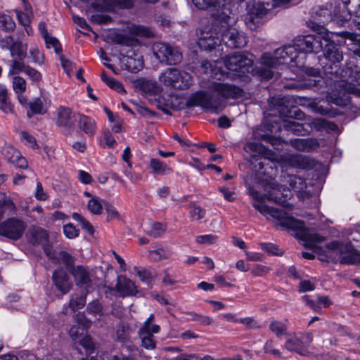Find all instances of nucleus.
<instances>
[{
    "mask_svg": "<svg viewBox=\"0 0 360 360\" xmlns=\"http://www.w3.org/2000/svg\"><path fill=\"white\" fill-rule=\"evenodd\" d=\"M283 128L298 136H305L309 133V130L305 129L302 124L292 120H285L283 122Z\"/></svg>",
    "mask_w": 360,
    "mask_h": 360,
    "instance_id": "obj_26",
    "label": "nucleus"
},
{
    "mask_svg": "<svg viewBox=\"0 0 360 360\" xmlns=\"http://www.w3.org/2000/svg\"><path fill=\"white\" fill-rule=\"evenodd\" d=\"M15 27V22L8 15H2L0 16V30L9 32L13 31Z\"/></svg>",
    "mask_w": 360,
    "mask_h": 360,
    "instance_id": "obj_39",
    "label": "nucleus"
},
{
    "mask_svg": "<svg viewBox=\"0 0 360 360\" xmlns=\"http://www.w3.org/2000/svg\"><path fill=\"white\" fill-rule=\"evenodd\" d=\"M13 89L15 94H23L26 90V82L20 76H15L13 78Z\"/></svg>",
    "mask_w": 360,
    "mask_h": 360,
    "instance_id": "obj_44",
    "label": "nucleus"
},
{
    "mask_svg": "<svg viewBox=\"0 0 360 360\" xmlns=\"http://www.w3.org/2000/svg\"><path fill=\"white\" fill-rule=\"evenodd\" d=\"M75 115L68 108L60 107L58 112L57 124L63 127L65 135H70L75 129Z\"/></svg>",
    "mask_w": 360,
    "mask_h": 360,
    "instance_id": "obj_15",
    "label": "nucleus"
},
{
    "mask_svg": "<svg viewBox=\"0 0 360 360\" xmlns=\"http://www.w3.org/2000/svg\"><path fill=\"white\" fill-rule=\"evenodd\" d=\"M16 15L18 22L22 25H23L24 27H27L30 25V20L29 15L27 13H25L21 11H16Z\"/></svg>",
    "mask_w": 360,
    "mask_h": 360,
    "instance_id": "obj_63",
    "label": "nucleus"
},
{
    "mask_svg": "<svg viewBox=\"0 0 360 360\" xmlns=\"http://www.w3.org/2000/svg\"><path fill=\"white\" fill-rule=\"evenodd\" d=\"M70 274L73 276L77 286L86 289V291L89 288L91 287L94 276L84 266L81 265L77 266L71 269Z\"/></svg>",
    "mask_w": 360,
    "mask_h": 360,
    "instance_id": "obj_16",
    "label": "nucleus"
},
{
    "mask_svg": "<svg viewBox=\"0 0 360 360\" xmlns=\"http://www.w3.org/2000/svg\"><path fill=\"white\" fill-rule=\"evenodd\" d=\"M166 225L160 222H154L151 224L150 229L147 230L146 233L153 238L161 237L166 231Z\"/></svg>",
    "mask_w": 360,
    "mask_h": 360,
    "instance_id": "obj_35",
    "label": "nucleus"
},
{
    "mask_svg": "<svg viewBox=\"0 0 360 360\" xmlns=\"http://www.w3.org/2000/svg\"><path fill=\"white\" fill-rule=\"evenodd\" d=\"M289 101V99L287 97H283L281 98V101H279L280 104L278 106L281 108L279 109L280 112L286 117H293L297 120H302L304 117V113L300 110L298 108H295L292 110H287L286 112H284V110L283 108V105L288 103Z\"/></svg>",
    "mask_w": 360,
    "mask_h": 360,
    "instance_id": "obj_30",
    "label": "nucleus"
},
{
    "mask_svg": "<svg viewBox=\"0 0 360 360\" xmlns=\"http://www.w3.org/2000/svg\"><path fill=\"white\" fill-rule=\"evenodd\" d=\"M284 178V181L289 184L290 187L297 193L299 198H304L307 195L305 192L307 184L303 178L297 175H287Z\"/></svg>",
    "mask_w": 360,
    "mask_h": 360,
    "instance_id": "obj_21",
    "label": "nucleus"
},
{
    "mask_svg": "<svg viewBox=\"0 0 360 360\" xmlns=\"http://www.w3.org/2000/svg\"><path fill=\"white\" fill-rule=\"evenodd\" d=\"M344 4L346 10L351 15H355V10L359 6L360 0H340Z\"/></svg>",
    "mask_w": 360,
    "mask_h": 360,
    "instance_id": "obj_54",
    "label": "nucleus"
},
{
    "mask_svg": "<svg viewBox=\"0 0 360 360\" xmlns=\"http://www.w3.org/2000/svg\"><path fill=\"white\" fill-rule=\"evenodd\" d=\"M104 208L107 213V220L118 219L120 214L116 209L108 202H103Z\"/></svg>",
    "mask_w": 360,
    "mask_h": 360,
    "instance_id": "obj_52",
    "label": "nucleus"
},
{
    "mask_svg": "<svg viewBox=\"0 0 360 360\" xmlns=\"http://www.w3.org/2000/svg\"><path fill=\"white\" fill-rule=\"evenodd\" d=\"M103 202L105 201L98 197L91 198L87 204L89 211L94 214H101L104 207Z\"/></svg>",
    "mask_w": 360,
    "mask_h": 360,
    "instance_id": "obj_32",
    "label": "nucleus"
},
{
    "mask_svg": "<svg viewBox=\"0 0 360 360\" xmlns=\"http://www.w3.org/2000/svg\"><path fill=\"white\" fill-rule=\"evenodd\" d=\"M26 227V224L22 219L11 217L0 224V236L18 240L23 236Z\"/></svg>",
    "mask_w": 360,
    "mask_h": 360,
    "instance_id": "obj_11",
    "label": "nucleus"
},
{
    "mask_svg": "<svg viewBox=\"0 0 360 360\" xmlns=\"http://www.w3.org/2000/svg\"><path fill=\"white\" fill-rule=\"evenodd\" d=\"M63 233L68 238L73 239L79 236V230L69 223L63 226Z\"/></svg>",
    "mask_w": 360,
    "mask_h": 360,
    "instance_id": "obj_51",
    "label": "nucleus"
},
{
    "mask_svg": "<svg viewBox=\"0 0 360 360\" xmlns=\"http://www.w3.org/2000/svg\"><path fill=\"white\" fill-rule=\"evenodd\" d=\"M160 79L165 86L179 90L188 89L193 84V77L190 74L174 68L165 70Z\"/></svg>",
    "mask_w": 360,
    "mask_h": 360,
    "instance_id": "obj_7",
    "label": "nucleus"
},
{
    "mask_svg": "<svg viewBox=\"0 0 360 360\" xmlns=\"http://www.w3.org/2000/svg\"><path fill=\"white\" fill-rule=\"evenodd\" d=\"M53 48L56 54L60 58L63 56V48L59 40L46 32V49Z\"/></svg>",
    "mask_w": 360,
    "mask_h": 360,
    "instance_id": "obj_36",
    "label": "nucleus"
},
{
    "mask_svg": "<svg viewBox=\"0 0 360 360\" xmlns=\"http://www.w3.org/2000/svg\"><path fill=\"white\" fill-rule=\"evenodd\" d=\"M224 63L227 69L238 73L239 76H242L250 72L254 62L252 55L248 53L236 52L227 56Z\"/></svg>",
    "mask_w": 360,
    "mask_h": 360,
    "instance_id": "obj_10",
    "label": "nucleus"
},
{
    "mask_svg": "<svg viewBox=\"0 0 360 360\" xmlns=\"http://www.w3.org/2000/svg\"><path fill=\"white\" fill-rule=\"evenodd\" d=\"M270 269L268 266L256 264L251 270L252 275L255 276H263L269 273Z\"/></svg>",
    "mask_w": 360,
    "mask_h": 360,
    "instance_id": "obj_58",
    "label": "nucleus"
},
{
    "mask_svg": "<svg viewBox=\"0 0 360 360\" xmlns=\"http://www.w3.org/2000/svg\"><path fill=\"white\" fill-rule=\"evenodd\" d=\"M188 314L191 316V319L197 321L202 326H210L212 323L213 319L208 316L198 314L195 312H188Z\"/></svg>",
    "mask_w": 360,
    "mask_h": 360,
    "instance_id": "obj_45",
    "label": "nucleus"
},
{
    "mask_svg": "<svg viewBox=\"0 0 360 360\" xmlns=\"http://www.w3.org/2000/svg\"><path fill=\"white\" fill-rule=\"evenodd\" d=\"M269 329L277 337H279L285 333L287 330V325L276 320L272 321L269 324Z\"/></svg>",
    "mask_w": 360,
    "mask_h": 360,
    "instance_id": "obj_43",
    "label": "nucleus"
},
{
    "mask_svg": "<svg viewBox=\"0 0 360 360\" xmlns=\"http://www.w3.org/2000/svg\"><path fill=\"white\" fill-rule=\"evenodd\" d=\"M68 216L66 215L64 212L60 211H55L49 217L48 223L54 224L57 221H64L65 220L68 219Z\"/></svg>",
    "mask_w": 360,
    "mask_h": 360,
    "instance_id": "obj_57",
    "label": "nucleus"
},
{
    "mask_svg": "<svg viewBox=\"0 0 360 360\" xmlns=\"http://www.w3.org/2000/svg\"><path fill=\"white\" fill-rule=\"evenodd\" d=\"M59 59L60 60V63L63 68L64 69L65 72L70 76L72 72L73 68L75 67L74 64L70 60L65 58L63 55L60 56Z\"/></svg>",
    "mask_w": 360,
    "mask_h": 360,
    "instance_id": "obj_59",
    "label": "nucleus"
},
{
    "mask_svg": "<svg viewBox=\"0 0 360 360\" xmlns=\"http://www.w3.org/2000/svg\"><path fill=\"white\" fill-rule=\"evenodd\" d=\"M20 138L22 141L32 148H34L37 146L35 138L27 131H22L20 132Z\"/></svg>",
    "mask_w": 360,
    "mask_h": 360,
    "instance_id": "obj_55",
    "label": "nucleus"
},
{
    "mask_svg": "<svg viewBox=\"0 0 360 360\" xmlns=\"http://www.w3.org/2000/svg\"><path fill=\"white\" fill-rule=\"evenodd\" d=\"M59 259L66 266L67 269L71 273V269L75 268L74 266L75 259L74 258L67 252L60 251L58 255Z\"/></svg>",
    "mask_w": 360,
    "mask_h": 360,
    "instance_id": "obj_46",
    "label": "nucleus"
},
{
    "mask_svg": "<svg viewBox=\"0 0 360 360\" xmlns=\"http://www.w3.org/2000/svg\"><path fill=\"white\" fill-rule=\"evenodd\" d=\"M25 73L28 75L32 80L35 82L40 80L41 78V73L30 66L25 68Z\"/></svg>",
    "mask_w": 360,
    "mask_h": 360,
    "instance_id": "obj_61",
    "label": "nucleus"
},
{
    "mask_svg": "<svg viewBox=\"0 0 360 360\" xmlns=\"http://www.w3.org/2000/svg\"><path fill=\"white\" fill-rule=\"evenodd\" d=\"M75 320L78 326L82 328V332H84L91 325V321L89 320L84 313H77L75 315Z\"/></svg>",
    "mask_w": 360,
    "mask_h": 360,
    "instance_id": "obj_50",
    "label": "nucleus"
},
{
    "mask_svg": "<svg viewBox=\"0 0 360 360\" xmlns=\"http://www.w3.org/2000/svg\"><path fill=\"white\" fill-rule=\"evenodd\" d=\"M244 150L246 152L252 153L250 156L249 162L252 166V169L258 178L266 176L264 179L267 180L268 178H271L276 174L275 164L259 154L262 150V144L256 142H248L245 145Z\"/></svg>",
    "mask_w": 360,
    "mask_h": 360,
    "instance_id": "obj_5",
    "label": "nucleus"
},
{
    "mask_svg": "<svg viewBox=\"0 0 360 360\" xmlns=\"http://www.w3.org/2000/svg\"><path fill=\"white\" fill-rule=\"evenodd\" d=\"M153 52L160 63L169 65L180 63L183 56L179 48L165 42H155L153 44Z\"/></svg>",
    "mask_w": 360,
    "mask_h": 360,
    "instance_id": "obj_8",
    "label": "nucleus"
},
{
    "mask_svg": "<svg viewBox=\"0 0 360 360\" xmlns=\"http://www.w3.org/2000/svg\"><path fill=\"white\" fill-rule=\"evenodd\" d=\"M27 238L32 244H38L41 245V248L45 251V231L43 229L37 226L31 227L27 233Z\"/></svg>",
    "mask_w": 360,
    "mask_h": 360,
    "instance_id": "obj_23",
    "label": "nucleus"
},
{
    "mask_svg": "<svg viewBox=\"0 0 360 360\" xmlns=\"http://www.w3.org/2000/svg\"><path fill=\"white\" fill-rule=\"evenodd\" d=\"M194 6L200 10H207L210 8L215 7L217 4H219L226 0H191Z\"/></svg>",
    "mask_w": 360,
    "mask_h": 360,
    "instance_id": "obj_37",
    "label": "nucleus"
},
{
    "mask_svg": "<svg viewBox=\"0 0 360 360\" xmlns=\"http://www.w3.org/2000/svg\"><path fill=\"white\" fill-rule=\"evenodd\" d=\"M337 87L338 89L331 93V98L335 105H346L350 101V94L360 96V89L351 82L340 81Z\"/></svg>",
    "mask_w": 360,
    "mask_h": 360,
    "instance_id": "obj_12",
    "label": "nucleus"
},
{
    "mask_svg": "<svg viewBox=\"0 0 360 360\" xmlns=\"http://www.w3.org/2000/svg\"><path fill=\"white\" fill-rule=\"evenodd\" d=\"M217 237L214 235H202L196 237L195 240L198 243L212 244L215 243Z\"/></svg>",
    "mask_w": 360,
    "mask_h": 360,
    "instance_id": "obj_60",
    "label": "nucleus"
},
{
    "mask_svg": "<svg viewBox=\"0 0 360 360\" xmlns=\"http://www.w3.org/2000/svg\"><path fill=\"white\" fill-rule=\"evenodd\" d=\"M212 89L218 96L198 91L188 100L190 105H199L213 112H219L226 106V100L237 99L243 96V89L231 84L214 82Z\"/></svg>",
    "mask_w": 360,
    "mask_h": 360,
    "instance_id": "obj_3",
    "label": "nucleus"
},
{
    "mask_svg": "<svg viewBox=\"0 0 360 360\" xmlns=\"http://www.w3.org/2000/svg\"><path fill=\"white\" fill-rule=\"evenodd\" d=\"M87 293L88 290L84 293H72L70 295L69 302L63 306V313L64 314H68L70 313L69 309H70L71 312H75L83 308L86 302Z\"/></svg>",
    "mask_w": 360,
    "mask_h": 360,
    "instance_id": "obj_20",
    "label": "nucleus"
},
{
    "mask_svg": "<svg viewBox=\"0 0 360 360\" xmlns=\"http://www.w3.org/2000/svg\"><path fill=\"white\" fill-rule=\"evenodd\" d=\"M129 32L134 35L145 37H150L153 35L150 30L143 25H133L129 28Z\"/></svg>",
    "mask_w": 360,
    "mask_h": 360,
    "instance_id": "obj_40",
    "label": "nucleus"
},
{
    "mask_svg": "<svg viewBox=\"0 0 360 360\" xmlns=\"http://www.w3.org/2000/svg\"><path fill=\"white\" fill-rule=\"evenodd\" d=\"M138 335L141 340V346L146 349H154L156 347V342L154 336L150 335L148 330L139 329Z\"/></svg>",
    "mask_w": 360,
    "mask_h": 360,
    "instance_id": "obj_27",
    "label": "nucleus"
},
{
    "mask_svg": "<svg viewBox=\"0 0 360 360\" xmlns=\"http://www.w3.org/2000/svg\"><path fill=\"white\" fill-rule=\"evenodd\" d=\"M79 116V127L89 136H93L96 131L95 121L86 115H78Z\"/></svg>",
    "mask_w": 360,
    "mask_h": 360,
    "instance_id": "obj_24",
    "label": "nucleus"
},
{
    "mask_svg": "<svg viewBox=\"0 0 360 360\" xmlns=\"http://www.w3.org/2000/svg\"><path fill=\"white\" fill-rule=\"evenodd\" d=\"M27 46L26 44H23L20 41H15L11 48V56L19 60H24L27 56Z\"/></svg>",
    "mask_w": 360,
    "mask_h": 360,
    "instance_id": "obj_29",
    "label": "nucleus"
},
{
    "mask_svg": "<svg viewBox=\"0 0 360 360\" xmlns=\"http://www.w3.org/2000/svg\"><path fill=\"white\" fill-rule=\"evenodd\" d=\"M72 219L80 223L82 228L85 230L90 235H93L94 229L93 226L80 214L74 212L72 213Z\"/></svg>",
    "mask_w": 360,
    "mask_h": 360,
    "instance_id": "obj_42",
    "label": "nucleus"
},
{
    "mask_svg": "<svg viewBox=\"0 0 360 360\" xmlns=\"http://www.w3.org/2000/svg\"><path fill=\"white\" fill-rule=\"evenodd\" d=\"M315 289V284L310 281L304 280L300 283V291L302 292L311 291Z\"/></svg>",
    "mask_w": 360,
    "mask_h": 360,
    "instance_id": "obj_64",
    "label": "nucleus"
},
{
    "mask_svg": "<svg viewBox=\"0 0 360 360\" xmlns=\"http://www.w3.org/2000/svg\"><path fill=\"white\" fill-rule=\"evenodd\" d=\"M354 53L360 58V51H356ZM354 59L352 58L349 63H347V66L351 70L350 78L352 82H355L357 84L360 85V61L355 63Z\"/></svg>",
    "mask_w": 360,
    "mask_h": 360,
    "instance_id": "obj_28",
    "label": "nucleus"
},
{
    "mask_svg": "<svg viewBox=\"0 0 360 360\" xmlns=\"http://www.w3.org/2000/svg\"><path fill=\"white\" fill-rule=\"evenodd\" d=\"M290 144L299 151L309 152L319 146L316 139H294L290 140Z\"/></svg>",
    "mask_w": 360,
    "mask_h": 360,
    "instance_id": "obj_22",
    "label": "nucleus"
},
{
    "mask_svg": "<svg viewBox=\"0 0 360 360\" xmlns=\"http://www.w3.org/2000/svg\"><path fill=\"white\" fill-rule=\"evenodd\" d=\"M302 301L307 305L309 307H310L311 309H313L316 312H320L321 307L319 305V304L315 302L314 301L309 299V297L308 295H304L302 297Z\"/></svg>",
    "mask_w": 360,
    "mask_h": 360,
    "instance_id": "obj_62",
    "label": "nucleus"
},
{
    "mask_svg": "<svg viewBox=\"0 0 360 360\" xmlns=\"http://www.w3.org/2000/svg\"><path fill=\"white\" fill-rule=\"evenodd\" d=\"M53 281L58 290L63 294L68 293L72 287V283L69 276L62 269H58L53 272Z\"/></svg>",
    "mask_w": 360,
    "mask_h": 360,
    "instance_id": "obj_19",
    "label": "nucleus"
},
{
    "mask_svg": "<svg viewBox=\"0 0 360 360\" xmlns=\"http://www.w3.org/2000/svg\"><path fill=\"white\" fill-rule=\"evenodd\" d=\"M284 347L289 351H294L302 354V342L295 335L287 339Z\"/></svg>",
    "mask_w": 360,
    "mask_h": 360,
    "instance_id": "obj_31",
    "label": "nucleus"
},
{
    "mask_svg": "<svg viewBox=\"0 0 360 360\" xmlns=\"http://www.w3.org/2000/svg\"><path fill=\"white\" fill-rule=\"evenodd\" d=\"M291 0H257L250 1L248 5V13L245 22L250 30H255L260 22V18L276 8H284Z\"/></svg>",
    "mask_w": 360,
    "mask_h": 360,
    "instance_id": "obj_4",
    "label": "nucleus"
},
{
    "mask_svg": "<svg viewBox=\"0 0 360 360\" xmlns=\"http://www.w3.org/2000/svg\"><path fill=\"white\" fill-rule=\"evenodd\" d=\"M262 250L266 251L269 255L280 256L283 255V251L278 245L271 243H263L260 244Z\"/></svg>",
    "mask_w": 360,
    "mask_h": 360,
    "instance_id": "obj_47",
    "label": "nucleus"
},
{
    "mask_svg": "<svg viewBox=\"0 0 360 360\" xmlns=\"http://www.w3.org/2000/svg\"><path fill=\"white\" fill-rule=\"evenodd\" d=\"M0 110L7 114L14 112V107L10 101L8 95L0 100Z\"/></svg>",
    "mask_w": 360,
    "mask_h": 360,
    "instance_id": "obj_53",
    "label": "nucleus"
},
{
    "mask_svg": "<svg viewBox=\"0 0 360 360\" xmlns=\"http://www.w3.org/2000/svg\"><path fill=\"white\" fill-rule=\"evenodd\" d=\"M189 214L191 220H200L203 219L206 214V210L201 207L192 202L189 204Z\"/></svg>",
    "mask_w": 360,
    "mask_h": 360,
    "instance_id": "obj_34",
    "label": "nucleus"
},
{
    "mask_svg": "<svg viewBox=\"0 0 360 360\" xmlns=\"http://www.w3.org/2000/svg\"><path fill=\"white\" fill-rule=\"evenodd\" d=\"M27 66L25 65L23 60H19L15 58L12 60V64L11 65V69L9 70V75H15L19 74L21 72H25V68Z\"/></svg>",
    "mask_w": 360,
    "mask_h": 360,
    "instance_id": "obj_49",
    "label": "nucleus"
},
{
    "mask_svg": "<svg viewBox=\"0 0 360 360\" xmlns=\"http://www.w3.org/2000/svg\"><path fill=\"white\" fill-rule=\"evenodd\" d=\"M198 44L201 49L211 51L221 44V34L217 32L215 28L205 27L200 29L197 32Z\"/></svg>",
    "mask_w": 360,
    "mask_h": 360,
    "instance_id": "obj_13",
    "label": "nucleus"
},
{
    "mask_svg": "<svg viewBox=\"0 0 360 360\" xmlns=\"http://www.w3.org/2000/svg\"><path fill=\"white\" fill-rule=\"evenodd\" d=\"M325 59L328 60L323 69L326 75L338 77L340 72L339 63L343 60V53L341 49L333 42L326 45L323 51Z\"/></svg>",
    "mask_w": 360,
    "mask_h": 360,
    "instance_id": "obj_9",
    "label": "nucleus"
},
{
    "mask_svg": "<svg viewBox=\"0 0 360 360\" xmlns=\"http://www.w3.org/2000/svg\"><path fill=\"white\" fill-rule=\"evenodd\" d=\"M316 14L318 16V22L309 20L307 25L318 34L298 36L294 39L293 45L277 49L274 56L269 53H264L259 58V65L256 67V72L262 78L277 79L278 72H276L275 69L281 65L302 67L307 53H317L323 49L321 39L326 41H330V33L323 27L330 20L328 10L321 8Z\"/></svg>",
    "mask_w": 360,
    "mask_h": 360,
    "instance_id": "obj_1",
    "label": "nucleus"
},
{
    "mask_svg": "<svg viewBox=\"0 0 360 360\" xmlns=\"http://www.w3.org/2000/svg\"><path fill=\"white\" fill-rule=\"evenodd\" d=\"M250 193L255 200L252 205L257 211L264 216L269 214L271 217L279 220L281 226L295 231V236L305 242V247L315 249L317 248L316 243H321L325 240L324 237L306 228L303 221L288 216L286 212L282 210L269 207L263 202L264 199H267L269 201L282 205L283 207H288L290 205L286 200L288 194L284 195L282 193V195L280 196L277 193L269 192L268 193L260 195L258 191L254 189H250Z\"/></svg>",
    "mask_w": 360,
    "mask_h": 360,
    "instance_id": "obj_2",
    "label": "nucleus"
},
{
    "mask_svg": "<svg viewBox=\"0 0 360 360\" xmlns=\"http://www.w3.org/2000/svg\"><path fill=\"white\" fill-rule=\"evenodd\" d=\"M222 43L231 49L245 46L248 42L245 34L236 27H229L221 33Z\"/></svg>",
    "mask_w": 360,
    "mask_h": 360,
    "instance_id": "obj_14",
    "label": "nucleus"
},
{
    "mask_svg": "<svg viewBox=\"0 0 360 360\" xmlns=\"http://www.w3.org/2000/svg\"><path fill=\"white\" fill-rule=\"evenodd\" d=\"M148 167L152 169V173L155 175H167L172 172V168L158 158H152Z\"/></svg>",
    "mask_w": 360,
    "mask_h": 360,
    "instance_id": "obj_25",
    "label": "nucleus"
},
{
    "mask_svg": "<svg viewBox=\"0 0 360 360\" xmlns=\"http://www.w3.org/2000/svg\"><path fill=\"white\" fill-rule=\"evenodd\" d=\"M328 257L342 264H360V252L354 249L351 243H343L336 240L327 244Z\"/></svg>",
    "mask_w": 360,
    "mask_h": 360,
    "instance_id": "obj_6",
    "label": "nucleus"
},
{
    "mask_svg": "<svg viewBox=\"0 0 360 360\" xmlns=\"http://www.w3.org/2000/svg\"><path fill=\"white\" fill-rule=\"evenodd\" d=\"M27 116L31 118L35 114H39L42 110V102L39 98H34L28 104Z\"/></svg>",
    "mask_w": 360,
    "mask_h": 360,
    "instance_id": "obj_38",
    "label": "nucleus"
},
{
    "mask_svg": "<svg viewBox=\"0 0 360 360\" xmlns=\"http://www.w3.org/2000/svg\"><path fill=\"white\" fill-rule=\"evenodd\" d=\"M122 297L135 295L137 292L135 283L123 276H117V282L113 289Z\"/></svg>",
    "mask_w": 360,
    "mask_h": 360,
    "instance_id": "obj_18",
    "label": "nucleus"
},
{
    "mask_svg": "<svg viewBox=\"0 0 360 360\" xmlns=\"http://www.w3.org/2000/svg\"><path fill=\"white\" fill-rule=\"evenodd\" d=\"M169 254L167 251H166L163 248H158L154 250L149 251V258L151 261L153 262H159L162 259L167 258Z\"/></svg>",
    "mask_w": 360,
    "mask_h": 360,
    "instance_id": "obj_48",
    "label": "nucleus"
},
{
    "mask_svg": "<svg viewBox=\"0 0 360 360\" xmlns=\"http://www.w3.org/2000/svg\"><path fill=\"white\" fill-rule=\"evenodd\" d=\"M86 311L91 315L103 316V306L98 300H94L88 303Z\"/></svg>",
    "mask_w": 360,
    "mask_h": 360,
    "instance_id": "obj_41",
    "label": "nucleus"
},
{
    "mask_svg": "<svg viewBox=\"0 0 360 360\" xmlns=\"http://www.w3.org/2000/svg\"><path fill=\"white\" fill-rule=\"evenodd\" d=\"M126 66L129 71L131 72H137L142 69L143 66V60L141 56L135 58L131 56H127Z\"/></svg>",
    "mask_w": 360,
    "mask_h": 360,
    "instance_id": "obj_33",
    "label": "nucleus"
},
{
    "mask_svg": "<svg viewBox=\"0 0 360 360\" xmlns=\"http://www.w3.org/2000/svg\"><path fill=\"white\" fill-rule=\"evenodd\" d=\"M283 161L285 165L303 169H311L314 167V161L309 156L300 154H292L286 155Z\"/></svg>",
    "mask_w": 360,
    "mask_h": 360,
    "instance_id": "obj_17",
    "label": "nucleus"
},
{
    "mask_svg": "<svg viewBox=\"0 0 360 360\" xmlns=\"http://www.w3.org/2000/svg\"><path fill=\"white\" fill-rule=\"evenodd\" d=\"M30 54L34 63L42 64L44 63V53L38 48L33 47L30 50Z\"/></svg>",
    "mask_w": 360,
    "mask_h": 360,
    "instance_id": "obj_56",
    "label": "nucleus"
}]
</instances>
